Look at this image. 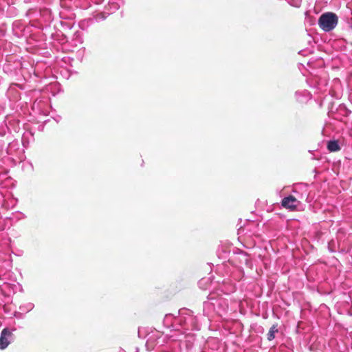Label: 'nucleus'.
<instances>
[{
  "label": "nucleus",
  "instance_id": "nucleus-1",
  "mask_svg": "<svg viewBox=\"0 0 352 352\" xmlns=\"http://www.w3.org/2000/svg\"><path fill=\"white\" fill-rule=\"evenodd\" d=\"M338 23V17L336 14L331 12H325L319 17L318 25L325 31L330 32L333 30Z\"/></svg>",
  "mask_w": 352,
  "mask_h": 352
},
{
  "label": "nucleus",
  "instance_id": "nucleus-2",
  "mask_svg": "<svg viewBox=\"0 0 352 352\" xmlns=\"http://www.w3.org/2000/svg\"><path fill=\"white\" fill-rule=\"evenodd\" d=\"M297 203H298V201L295 198V197H294L292 195H289V196L283 199V200L281 201V205L284 208H285L287 209H289L292 211H294L297 208Z\"/></svg>",
  "mask_w": 352,
  "mask_h": 352
},
{
  "label": "nucleus",
  "instance_id": "nucleus-4",
  "mask_svg": "<svg viewBox=\"0 0 352 352\" xmlns=\"http://www.w3.org/2000/svg\"><path fill=\"white\" fill-rule=\"evenodd\" d=\"M327 148L330 152H336L340 150L338 141H329L327 144Z\"/></svg>",
  "mask_w": 352,
  "mask_h": 352
},
{
  "label": "nucleus",
  "instance_id": "nucleus-3",
  "mask_svg": "<svg viewBox=\"0 0 352 352\" xmlns=\"http://www.w3.org/2000/svg\"><path fill=\"white\" fill-rule=\"evenodd\" d=\"M10 336L11 332L7 329H4L1 331L0 336V349H4L8 346L10 342L8 338Z\"/></svg>",
  "mask_w": 352,
  "mask_h": 352
},
{
  "label": "nucleus",
  "instance_id": "nucleus-5",
  "mask_svg": "<svg viewBox=\"0 0 352 352\" xmlns=\"http://www.w3.org/2000/svg\"><path fill=\"white\" fill-rule=\"evenodd\" d=\"M278 332L276 325L274 324L270 329L267 333V340L271 341L275 338V333Z\"/></svg>",
  "mask_w": 352,
  "mask_h": 352
}]
</instances>
